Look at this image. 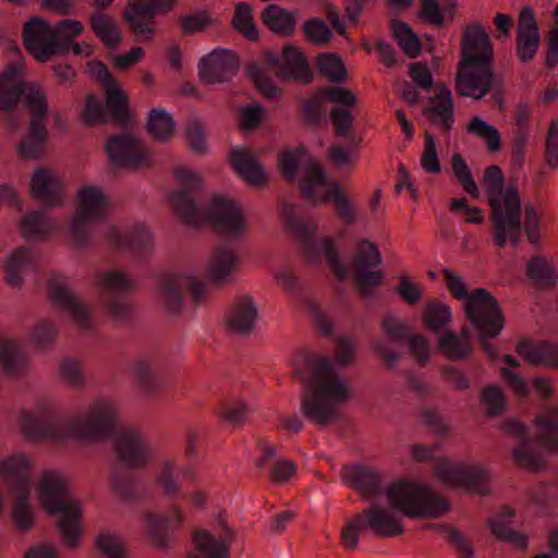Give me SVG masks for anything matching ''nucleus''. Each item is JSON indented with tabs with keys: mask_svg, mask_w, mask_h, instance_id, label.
I'll return each instance as SVG.
<instances>
[{
	"mask_svg": "<svg viewBox=\"0 0 558 558\" xmlns=\"http://www.w3.org/2000/svg\"><path fill=\"white\" fill-rule=\"evenodd\" d=\"M278 163L288 181H294L296 174L301 172V191L306 197L314 198V161L308 159L303 147L283 151L278 157Z\"/></svg>",
	"mask_w": 558,
	"mask_h": 558,
	"instance_id": "a878e982",
	"label": "nucleus"
},
{
	"mask_svg": "<svg viewBox=\"0 0 558 558\" xmlns=\"http://www.w3.org/2000/svg\"><path fill=\"white\" fill-rule=\"evenodd\" d=\"M361 513L364 517L365 524L378 537L388 538L404 533L402 522L396 518L392 510L386 509L379 505H373Z\"/></svg>",
	"mask_w": 558,
	"mask_h": 558,
	"instance_id": "c9c22d12",
	"label": "nucleus"
},
{
	"mask_svg": "<svg viewBox=\"0 0 558 558\" xmlns=\"http://www.w3.org/2000/svg\"><path fill=\"white\" fill-rule=\"evenodd\" d=\"M257 320V306L248 295L239 296L227 314L228 328L238 335L251 333Z\"/></svg>",
	"mask_w": 558,
	"mask_h": 558,
	"instance_id": "e433bc0d",
	"label": "nucleus"
},
{
	"mask_svg": "<svg viewBox=\"0 0 558 558\" xmlns=\"http://www.w3.org/2000/svg\"><path fill=\"white\" fill-rule=\"evenodd\" d=\"M262 20L269 29L282 36H290L295 27L293 15L277 4H269L264 10Z\"/></svg>",
	"mask_w": 558,
	"mask_h": 558,
	"instance_id": "603ef678",
	"label": "nucleus"
},
{
	"mask_svg": "<svg viewBox=\"0 0 558 558\" xmlns=\"http://www.w3.org/2000/svg\"><path fill=\"white\" fill-rule=\"evenodd\" d=\"M57 332V328L52 322L40 319L33 327L29 339L35 348L45 349L54 342Z\"/></svg>",
	"mask_w": 558,
	"mask_h": 558,
	"instance_id": "774afa93",
	"label": "nucleus"
},
{
	"mask_svg": "<svg viewBox=\"0 0 558 558\" xmlns=\"http://www.w3.org/2000/svg\"><path fill=\"white\" fill-rule=\"evenodd\" d=\"M505 174L497 165H490L484 170L482 185L490 208L489 219L494 228V242L502 248L507 238L513 244L522 228V199L515 183L505 187Z\"/></svg>",
	"mask_w": 558,
	"mask_h": 558,
	"instance_id": "39448f33",
	"label": "nucleus"
},
{
	"mask_svg": "<svg viewBox=\"0 0 558 558\" xmlns=\"http://www.w3.org/2000/svg\"><path fill=\"white\" fill-rule=\"evenodd\" d=\"M451 308L446 303L437 300H428L422 310V322L426 329L439 333L450 324Z\"/></svg>",
	"mask_w": 558,
	"mask_h": 558,
	"instance_id": "49530a36",
	"label": "nucleus"
},
{
	"mask_svg": "<svg viewBox=\"0 0 558 558\" xmlns=\"http://www.w3.org/2000/svg\"><path fill=\"white\" fill-rule=\"evenodd\" d=\"M27 365V357L19 342L0 333V367L10 375H20Z\"/></svg>",
	"mask_w": 558,
	"mask_h": 558,
	"instance_id": "79ce46f5",
	"label": "nucleus"
},
{
	"mask_svg": "<svg viewBox=\"0 0 558 558\" xmlns=\"http://www.w3.org/2000/svg\"><path fill=\"white\" fill-rule=\"evenodd\" d=\"M13 420L24 437L34 442L64 446L71 440L94 441L112 437L119 460L111 474L112 489L128 501L143 498L144 487L134 469L148 462V447L135 430L118 427L116 404L110 399L97 398L76 415L57 413L47 400H40L34 411L23 408Z\"/></svg>",
	"mask_w": 558,
	"mask_h": 558,
	"instance_id": "f257e3e1",
	"label": "nucleus"
},
{
	"mask_svg": "<svg viewBox=\"0 0 558 558\" xmlns=\"http://www.w3.org/2000/svg\"><path fill=\"white\" fill-rule=\"evenodd\" d=\"M536 423L548 433L536 436V441L548 451L558 452V409H550L536 417Z\"/></svg>",
	"mask_w": 558,
	"mask_h": 558,
	"instance_id": "6e6d98bb",
	"label": "nucleus"
},
{
	"mask_svg": "<svg viewBox=\"0 0 558 558\" xmlns=\"http://www.w3.org/2000/svg\"><path fill=\"white\" fill-rule=\"evenodd\" d=\"M234 532L219 519L211 530H196L193 541L196 553L187 558H229Z\"/></svg>",
	"mask_w": 558,
	"mask_h": 558,
	"instance_id": "6ab92c4d",
	"label": "nucleus"
},
{
	"mask_svg": "<svg viewBox=\"0 0 558 558\" xmlns=\"http://www.w3.org/2000/svg\"><path fill=\"white\" fill-rule=\"evenodd\" d=\"M133 374L137 385L148 396L154 395L161 385V378L155 369V360L150 356H140L133 364Z\"/></svg>",
	"mask_w": 558,
	"mask_h": 558,
	"instance_id": "09e8293b",
	"label": "nucleus"
},
{
	"mask_svg": "<svg viewBox=\"0 0 558 558\" xmlns=\"http://www.w3.org/2000/svg\"><path fill=\"white\" fill-rule=\"evenodd\" d=\"M316 69L329 83L340 85L348 80V69L338 53L316 54Z\"/></svg>",
	"mask_w": 558,
	"mask_h": 558,
	"instance_id": "de8ad7c7",
	"label": "nucleus"
},
{
	"mask_svg": "<svg viewBox=\"0 0 558 558\" xmlns=\"http://www.w3.org/2000/svg\"><path fill=\"white\" fill-rule=\"evenodd\" d=\"M293 372L303 389L301 410L307 418L312 420L314 418V355L310 351H300L293 361Z\"/></svg>",
	"mask_w": 558,
	"mask_h": 558,
	"instance_id": "2f4dec72",
	"label": "nucleus"
},
{
	"mask_svg": "<svg viewBox=\"0 0 558 558\" xmlns=\"http://www.w3.org/2000/svg\"><path fill=\"white\" fill-rule=\"evenodd\" d=\"M106 239L113 248L130 255L136 260H143L153 253L151 233L141 222H135L123 230L116 226H109L106 230Z\"/></svg>",
	"mask_w": 558,
	"mask_h": 558,
	"instance_id": "a211bd4d",
	"label": "nucleus"
},
{
	"mask_svg": "<svg viewBox=\"0 0 558 558\" xmlns=\"http://www.w3.org/2000/svg\"><path fill=\"white\" fill-rule=\"evenodd\" d=\"M84 31L77 20L65 19L52 27L41 17H31L23 27V41L26 49L40 61L48 60L57 52H64L69 44Z\"/></svg>",
	"mask_w": 558,
	"mask_h": 558,
	"instance_id": "6e6552de",
	"label": "nucleus"
},
{
	"mask_svg": "<svg viewBox=\"0 0 558 558\" xmlns=\"http://www.w3.org/2000/svg\"><path fill=\"white\" fill-rule=\"evenodd\" d=\"M494 50L488 34L481 24L468 26L461 37V59L463 65H487L493 63Z\"/></svg>",
	"mask_w": 558,
	"mask_h": 558,
	"instance_id": "393cba45",
	"label": "nucleus"
},
{
	"mask_svg": "<svg viewBox=\"0 0 558 558\" xmlns=\"http://www.w3.org/2000/svg\"><path fill=\"white\" fill-rule=\"evenodd\" d=\"M24 100L32 112L29 133L19 145V154L24 158L39 157L48 137L45 124L48 106L43 92L17 80V71L11 66L0 76V111L11 113Z\"/></svg>",
	"mask_w": 558,
	"mask_h": 558,
	"instance_id": "7ed1b4c3",
	"label": "nucleus"
},
{
	"mask_svg": "<svg viewBox=\"0 0 558 558\" xmlns=\"http://www.w3.org/2000/svg\"><path fill=\"white\" fill-rule=\"evenodd\" d=\"M451 168L454 178L459 181L464 191L469 193L472 197L477 198L480 195L477 184L473 178V174L468 163L465 162L461 154L452 155Z\"/></svg>",
	"mask_w": 558,
	"mask_h": 558,
	"instance_id": "680f3d73",
	"label": "nucleus"
},
{
	"mask_svg": "<svg viewBox=\"0 0 558 558\" xmlns=\"http://www.w3.org/2000/svg\"><path fill=\"white\" fill-rule=\"evenodd\" d=\"M480 402L485 405L488 416L500 415L507 404L504 391L497 385L485 387L480 393Z\"/></svg>",
	"mask_w": 558,
	"mask_h": 558,
	"instance_id": "0e129e2a",
	"label": "nucleus"
},
{
	"mask_svg": "<svg viewBox=\"0 0 558 558\" xmlns=\"http://www.w3.org/2000/svg\"><path fill=\"white\" fill-rule=\"evenodd\" d=\"M98 80L101 82L106 93V106L94 95L86 98L83 118L89 125L104 123L111 116L120 124L129 121L128 97L118 88L117 82L107 66L99 65Z\"/></svg>",
	"mask_w": 558,
	"mask_h": 558,
	"instance_id": "f8f14e48",
	"label": "nucleus"
},
{
	"mask_svg": "<svg viewBox=\"0 0 558 558\" xmlns=\"http://www.w3.org/2000/svg\"><path fill=\"white\" fill-rule=\"evenodd\" d=\"M280 216L287 230L293 235L307 263L314 259V226L290 203L282 202Z\"/></svg>",
	"mask_w": 558,
	"mask_h": 558,
	"instance_id": "c85d7f7f",
	"label": "nucleus"
},
{
	"mask_svg": "<svg viewBox=\"0 0 558 558\" xmlns=\"http://www.w3.org/2000/svg\"><path fill=\"white\" fill-rule=\"evenodd\" d=\"M109 206V198L100 187L87 185L80 190L77 210L66 227L69 235L77 247L85 248L92 244V222L105 220Z\"/></svg>",
	"mask_w": 558,
	"mask_h": 558,
	"instance_id": "9b49d317",
	"label": "nucleus"
},
{
	"mask_svg": "<svg viewBox=\"0 0 558 558\" xmlns=\"http://www.w3.org/2000/svg\"><path fill=\"white\" fill-rule=\"evenodd\" d=\"M39 270V256L31 248L14 250L4 265L5 280L13 288H20L25 277Z\"/></svg>",
	"mask_w": 558,
	"mask_h": 558,
	"instance_id": "7c9ffc66",
	"label": "nucleus"
},
{
	"mask_svg": "<svg viewBox=\"0 0 558 558\" xmlns=\"http://www.w3.org/2000/svg\"><path fill=\"white\" fill-rule=\"evenodd\" d=\"M437 350L446 360L460 362L468 360L474 348L471 341H463L454 331L446 329L437 341Z\"/></svg>",
	"mask_w": 558,
	"mask_h": 558,
	"instance_id": "c03bdc74",
	"label": "nucleus"
},
{
	"mask_svg": "<svg viewBox=\"0 0 558 558\" xmlns=\"http://www.w3.org/2000/svg\"><path fill=\"white\" fill-rule=\"evenodd\" d=\"M96 546L104 558H126L123 541L110 532H101L96 538Z\"/></svg>",
	"mask_w": 558,
	"mask_h": 558,
	"instance_id": "69168bd1",
	"label": "nucleus"
},
{
	"mask_svg": "<svg viewBox=\"0 0 558 558\" xmlns=\"http://www.w3.org/2000/svg\"><path fill=\"white\" fill-rule=\"evenodd\" d=\"M390 28L392 38L408 58L414 59L422 52V43L408 23L392 20Z\"/></svg>",
	"mask_w": 558,
	"mask_h": 558,
	"instance_id": "8fccbe9b",
	"label": "nucleus"
},
{
	"mask_svg": "<svg viewBox=\"0 0 558 558\" xmlns=\"http://www.w3.org/2000/svg\"><path fill=\"white\" fill-rule=\"evenodd\" d=\"M109 159L117 166L137 167L145 163L147 151L131 134L112 136L106 144Z\"/></svg>",
	"mask_w": 558,
	"mask_h": 558,
	"instance_id": "c756f323",
	"label": "nucleus"
},
{
	"mask_svg": "<svg viewBox=\"0 0 558 558\" xmlns=\"http://www.w3.org/2000/svg\"><path fill=\"white\" fill-rule=\"evenodd\" d=\"M265 61L277 70L278 75L282 78L294 80L303 84L313 80V73L305 54L292 44L284 45L281 54L267 51Z\"/></svg>",
	"mask_w": 558,
	"mask_h": 558,
	"instance_id": "412c9836",
	"label": "nucleus"
},
{
	"mask_svg": "<svg viewBox=\"0 0 558 558\" xmlns=\"http://www.w3.org/2000/svg\"><path fill=\"white\" fill-rule=\"evenodd\" d=\"M173 0H133L125 12V19L134 34L148 39L154 33V20L157 12H167Z\"/></svg>",
	"mask_w": 558,
	"mask_h": 558,
	"instance_id": "bb28decb",
	"label": "nucleus"
},
{
	"mask_svg": "<svg viewBox=\"0 0 558 558\" xmlns=\"http://www.w3.org/2000/svg\"><path fill=\"white\" fill-rule=\"evenodd\" d=\"M316 186H325L324 191H316V204H335L336 215L345 223L353 225L356 221V210L353 201L345 193L340 182L329 181L322 166L316 163Z\"/></svg>",
	"mask_w": 558,
	"mask_h": 558,
	"instance_id": "4be33fe9",
	"label": "nucleus"
},
{
	"mask_svg": "<svg viewBox=\"0 0 558 558\" xmlns=\"http://www.w3.org/2000/svg\"><path fill=\"white\" fill-rule=\"evenodd\" d=\"M380 328L384 336L392 343L403 344L411 337L409 325L392 314L381 318Z\"/></svg>",
	"mask_w": 558,
	"mask_h": 558,
	"instance_id": "052dcab7",
	"label": "nucleus"
},
{
	"mask_svg": "<svg viewBox=\"0 0 558 558\" xmlns=\"http://www.w3.org/2000/svg\"><path fill=\"white\" fill-rule=\"evenodd\" d=\"M386 497L392 510L408 518H440L449 510V504L428 487L408 481H398L388 486Z\"/></svg>",
	"mask_w": 558,
	"mask_h": 558,
	"instance_id": "9d476101",
	"label": "nucleus"
},
{
	"mask_svg": "<svg viewBox=\"0 0 558 558\" xmlns=\"http://www.w3.org/2000/svg\"><path fill=\"white\" fill-rule=\"evenodd\" d=\"M423 530H432L446 536L450 545L459 553L458 558H474V549L471 542L458 529L442 523H426Z\"/></svg>",
	"mask_w": 558,
	"mask_h": 558,
	"instance_id": "864d4df0",
	"label": "nucleus"
},
{
	"mask_svg": "<svg viewBox=\"0 0 558 558\" xmlns=\"http://www.w3.org/2000/svg\"><path fill=\"white\" fill-rule=\"evenodd\" d=\"M441 274L446 281L447 289L452 294V296L458 300H463V299L465 300L464 312H465L466 317H468L469 305L473 298H477L481 300L490 299L495 303H498L497 299L485 288H476L469 293L463 279L461 277L454 275L451 269L442 268Z\"/></svg>",
	"mask_w": 558,
	"mask_h": 558,
	"instance_id": "a18cd8bd",
	"label": "nucleus"
},
{
	"mask_svg": "<svg viewBox=\"0 0 558 558\" xmlns=\"http://www.w3.org/2000/svg\"><path fill=\"white\" fill-rule=\"evenodd\" d=\"M316 95L327 102L338 105L337 108H345L347 110H350L355 108L357 105V97L355 93L342 86L319 87Z\"/></svg>",
	"mask_w": 558,
	"mask_h": 558,
	"instance_id": "bf43d9fd",
	"label": "nucleus"
},
{
	"mask_svg": "<svg viewBox=\"0 0 558 558\" xmlns=\"http://www.w3.org/2000/svg\"><path fill=\"white\" fill-rule=\"evenodd\" d=\"M275 278L292 298L294 303L310 316L314 315V303L311 288L305 284L302 278L296 276L290 268L280 269Z\"/></svg>",
	"mask_w": 558,
	"mask_h": 558,
	"instance_id": "4c0bfd02",
	"label": "nucleus"
},
{
	"mask_svg": "<svg viewBox=\"0 0 558 558\" xmlns=\"http://www.w3.org/2000/svg\"><path fill=\"white\" fill-rule=\"evenodd\" d=\"M466 131L484 140L486 142L488 151L495 153L500 150L501 140L498 130L482 120L480 117H473L470 120L466 126Z\"/></svg>",
	"mask_w": 558,
	"mask_h": 558,
	"instance_id": "4d7b16f0",
	"label": "nucleus"
},
{
	"mask_svg": "<svg viewBox=\"0 0 558 558\" xmlns=\"http://www.w3.org/2000/svg\"><path fill=\"white\" fill-rule=\"evenodd\" d=\"M435 474L439 481L450 487H461L478 495L488 493L487 484L490 476L486 469L463 463L453 464L442 460L436 465Z\"/></svg>",
	"mask_w": 558,
	"mask_h": 558,
	"instance_id": "f3484780",
	"label": "nucleus"
},
{
	"mask_svg": "<svg viewBox=\"0 0 558 558\" xmlns=\"http://www.w3.org/2000/svg\"><path fill=\"white\" fill-rule=\"evenodd\" d=\"M454 84L459 96L482 99L494 85L493 63L484 66L458 63Z\"/></svg>",
	"mask_w": 558,
	"mask_h": 558,
	"instance_id": "b1692460",
	"label": "nucleus"
},
{
	"mask_svg": "<svg viewBox=\"0 0 558 558\" xmlns=\"http://www.w3.org/2000/svg\"><path fill=\"white\" fill-rule=\"evenodd\" d=\"M342 480L349 487L356 489L363 499L376 497L381 492L380 474L366 466H344Z\"/></svg>",
	"mask_w": 558,
	"mask_h": 558,
	"instance_id": "f704fd0d",
	"label": "nucleus"
},
{
	"mask_svg": "<svg viewBox=\"0 0 558 558\" xmlns=\"http://www.w3.org/2000/svg\"><path fill=\"white\" fill-rule=\"evenodd\" d=\"M174 131L171 116L163 109H153L148 117V132L158 141L169 140Z\"/></svg>",
	"mask_w": 558,
	"mask_h": 558,
	"instance_id": "13d9d810",
	"label": "nucleus"
},
{
	"mask_svg": "<svg viewBox=\"0 0 558 558\" xmlns=\"http://www.w3.org/2000/svg\"><path fill=\"white\" fill-rule=\"evenodd\" d=\"M230 159L234 170L250 184L260 186L265 182V171L256 157L246 149L234 148Z\"/></svg>",
	"mask_w": 558,
	"mask_h": 558,
	"instance_id": "a19ab883",
	"label": "nucleus"
},
{
	"mask_svg": "<svg viewBox=\"0 0 558 558\" xmlns=\"http://www.w3.org/2000/svg\"><path fill=\"white\" fill-rule=\"evenodd\" d=\"M174 178L181 185L169 196L178 217L187 226L201 228L210 225L230 239H239L246 231L242 209L230 198L215 196L209 205L202 208L196 198L202 187V178L184 167L174 170Z\"/></svg>",
	"mask_w": 558,
	"mask_h": 558,
	"instance_id": "f03ea898",
	"label": "nucleus"
},
{
	"mask_svg": "<svg viewBox=\"0 0 558 558\" xmlns=\"http://www.w3.org/2000/svg\"><path fill=\"white\" fill-rule=\"evenodd\" d=\"M239 61L230 50L218 48L203 57L198 63L201 80L207 84L223 83L232 78Z\"/></svg>",
	"mask_w": 558,
	"mask_h": 558,
	"instance_id": "cd10ccee",
	"label": "nucleus"
},
{
	"mask_svg": "<svg viewBox=\"0 0 558 558\" xmlns=\"http://www.w3.org/2000/svg\"><path fill=\"white\" fill-rule=\"evenodd\" d=\"M185 478L191 484L196 483L195 471L192 466H179L174 461L166 459L160 465L157 476V483L163 490L165 495L169 498L183 497L187 495L181 493V480ZM191 502L198 508L206 504V495L203 492L196 490L189 495Z\"/></svg>",
	"mask_w": 558,
	"mask_h": 558,
	"instance_id": "aec40b11",
	"label": "nucleus"
},
{
	"mask_svg": "<svg viewBox=\"0 0 558 558\" xmlns=\"http://www.w3.org/2000/svg\"><path fill=\"white\" fill-rule=\"evenodd\" d=\"M31 461L23 453H14L0 460V477L14 498L12 517L20 531H27L34 523L31 504L33 481L29 474Z\"/></svg>",
	"mask_w": 558,
	"mask_h": 558,
	"instance_id": "1a4fd4ad",
	"label": "nucleus"
},
{
	"mask_svg": "<svg viewBox=\"0 0 558 558\" xmlns=\"http://www.w3.org/2000/svg\"><path fill=\"white\" fill-rule=\"evenodd\" d=\"M365 527L362 513H355L342 527L340 544L349 551L354 550L359 545L361 531Z\"/></svg>",
	"mask_w": 558,
	"mask_h": 558,
	"instance_id": "338daca9",
	"label": "nucleus"
},
{
	"mask_svg": "<svg viewBox=\"0 0 558 558\" xmlns=\"http://www.w3.org/2000/svg\"><path fill=\"white\" fill-rule=\"evenodd\" d=\"M145 523L151 542L160 548H166L170 544L172 532L182 523L181 509L172 506L166 515L147 513Z\"/></svg>",
	"mask_w": 558,
	"mask_h": 558,
	"instance_id": "473e14b6",
	"label": "nucleus"
},
{
	"mask_svg": "<svg viewBox=\"0 0 558 558\" xmlns=\"http://www.w3.org/2000/svg\"><path fill=\"white\" fill-rule=\"evenodd\" d=\"M354 390L326 355L316 356V425L326 427L341 420V408Z\"/></svg>",
	"mask_w": 558,
	"mask_h": 558,
	"instance_id": "0eeeda50",
	"label": "nucleus"
},
{
	"mask_svg": "<svg viewBox=\"0 0 558 558\" xmlns=\"http://www.w3.org/2000/svg\"><path fill=\"white\" fill-rule=\"evenodd\" d=\"M429 101L435 105L425 108L423 116L430 122H435V117H438L444 132H449L454 121L451 90L445 84H438L435 96L429 97Z\"/></svg>",
	"mask_w": 558,
	"mask_h": 558,
	"instance_id": "ea45409f",
	"label": "nucleus"
},
{
	"mask_svg": "<svg viewBox=\"0 0 558 558\" xmlns=\"http://www.w3.org/2000/svg\"><path fill=\"white\" fill-rule=\"evenodd\" d=\"M526 276L541 289L553 288L557 282L553 265L543 255H535L529 259L526 263Z\"/></svg>",
	"mask_w": 558,
	"mask_h": 558,
	"instance_id": "3c124183",
	"label": "nucleus"
},
{
	"mask_svg": "<svg viewBox=\"0 0 558 558\" xmlns=\"http://www.w3.org/2000/svg\"><path fill=\"white\" fill-rule=\"evenodd\" d=\"M232 24L247 39L256 40L258 38V31L253 21L252 9L248 3L240 2L235 7Z\"/></svg>",
	"mask_w": 558,
	"mask_h": 558,
	"instance_id": "e2e57ef3",
	"label": "nucleus"
},
{
	"mask_svg": "<svg viewBox=\"0 0 558 558\" xmlns=\"http://www.w3.org/2000/svg\"><path fill=\"white\" fill-rule=\"evenodd\" d=\"M316 253L325 258L337 280H347L350 270L356 292L365 299L372 298L375 290L383 284L384 271L377 269L383 264V256L376 243L368 239L357 241L349 268L341 262L338 247L330 236L320 240Z\"/></svg>",
	"mask_w": 558,
	"mask_h": 558,
	"instance_id": "20e7f679",
	"label": "nucleus"
},
{
	"mask_svg": "<svg viewBox=\"0 0 558 558\" xmlns=\"http://www.w3.org/2000/svg\"><path fill=\"white\" fill-rule=\"evenodd\" d=\"M62 189V182L53 172L45 168L35 170L31 181V192L45 206L53 207L61 204Z\"/></svg>",
	"mask_w": 558,
	"mask_h": 558,
	"instance_id": "72a5a7b5",
	"label": "nucleus"
},
{
	"mask_svg": "<svg viewBox=\"0 0 558 558\" xmlns=\"http://www.w3.org/2000/svg\"><path fill=\"white\" fill-rule=\"evenodd\" d=\"M185 294H189L193 307H197L206 294V284L196 275L169 274L159 283V295L165 307L172 314L186 311Z\"/></svg>",
	"mask_w": 558,
	"mask_h": 558,
	"instance_id": "2eb2a0df",
	"label": "nucleus"
},
{
	"mask_svg": "<svg viewBox=\"0 0 558 558\" xmlns=\"http://www.w3.org/2000/svg\"><path fill=\"white\" fill-rule=\"evenodd\" d=\"M95 284L107 313L117 322H126L133 310L125 295L135 291L136 281L122 270L112 269L98 271Z\"/></svg>",
	"mask_w": 558,
	"mask_h": 558,
	"instance_id": "ddd939ff",
	"label": "nucleus"
},
{
	"mask_svg": "<svg viewBox=\"0 0 558 558\" xmlns=\"http://www.w3.org/2000/svg\"><path fill=\"white\" fill-rule=\"evenodd\" d=\"M59 225L43 211L26 215L21 222V231L26 240H41L56 233Z\"/></svg>",
	"mask_w": 558,
	"mask_h": 558,
	"instance_id": "37998d69",
	"label": "nucleus"
},
{
	"mask_svg": "<svg viewBox=\"0 0 558 558\" xmlns=\"http://www.w3.org/2000/svg\"><path fill=\"white\" fill-rule=\"evenodd\" d=\"M90 26L108 48L112 49L121 41L120 29L108 14L102 12H93L90 14Z\"/></svg>",
	"mask_w": 558,
	"mask_h": 558,
	"instance_id": "5fc2aeb1",
	"label": "nucleus"
},
{
	"mask_svg": "<svg viewBox=\"0 0 558 558\" xmlns=\"http://www.w3.org/2000/svg\"><path fill=\"white\" fill-rule=\"evenodd\" d=\"M468 319L477 335V340L484 353L493 361L497 360L499 354L490 339L497 338L502 331L506 318L499 303L490 299L473 298L468 310Z\"/></svg>",
	"mask_w": 558,
	"mask_h": 558,
	"instance_id": "4468645a",
	"label": "nucleus"
},
{
	"mask_svg": "<svg viewBox=\"0 0 558 558\" xmlns=\"http://www.w3.org/2000/svg\"><path fill=\"white\" fill-rule=\"evenodd\" d=\"M38 495L45 510L57 518L63 544L70 548L76 547L82 537V511L70 495L65 480L56 472H44Z\"/></svg>",
	"mask_w": 558,
	"mask_h": 558,
	"instance_id": "423d86ee",
	"label": "nucleus"
},
{
	"mask_svg": "<svg viewBox=\"0 0 558 558\" xmlns=\"http://www.w3.org/2000/svg\"><path fill=\"white\" fill-rule=\"evenodd\" d=\"M48 292L52 304L69 315L83 332L94 331L90 310L70 290L65 278L51 274L48 279Z\"/></svg>",
	"mask_w": 558,
	"mask_h": 558,
	"instance_id": "dca6fc26",
	"label": "nucleus"
},
{
	"mask_svg": "<svg viewBox=\"0 0 558 558\" xmlns=\"http://www.w3.org/2000/svg\"><path fill=\"white\" fill-rule=\"evenodd\" d=\"M541 47V31L532 7L524 5L519 14L515 29V56L523 63H530Z\"/></svg>",
	"mask_w": 558,
	"mask_h": 558,
	"instance_id": "5701e85b",
	"label": "nucleus"
},
{
	"mask_svg": "<svg viewBox=\"0 0 558 558\" xmlns=\"http://www.w3.org/2000/svg\"><path fill=\"white\" fill-rule=\"evenodd\" d=\"M240 257L233 248L221 245L218 246L208 263V277L215 283H223L230 280L238 270Z\"/></svg>",
	"mask_w": 558,
	"mask_h": 558,
	"instance_id": "58836bf2",
	"label": "nucleus"
}]
</instances>
